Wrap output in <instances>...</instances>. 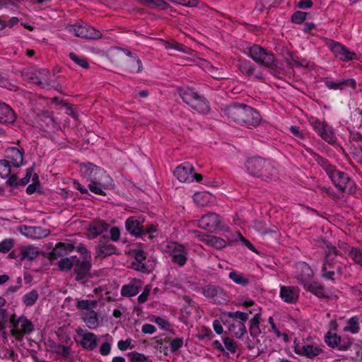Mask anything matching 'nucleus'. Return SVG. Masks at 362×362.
I'll use <instances>...</instances> for the list:
<instances>
[{"instance_id": "obj_1", "label": "nucleus", "mask_w": 362, "mask_h": 362, "mask_svg": "<svg viewBox=\"0 0 362 362\" xmlns=\"http://www.w3.org/2000/svg\"><path fill=\"white\" fill-rule=\"evenodd\" d=\"M245 167L247 172L252 176L268 181L276 175L275 168L266 160L260 157H252L247 159Z\"/></svg>"}, {"instance_id": "obj_2", "label": "nucleus", "mask_w": 362, "mask_h": 362, "mask_svg": "<svg viewBox=\"0 0 362 362\" xmlns=\"http://www.w3.org/2000/svg\"><path fill=\"white\" fill-rule=\"evenodd\" d=\"M179 94L183 102L199 113L205 114L209 111V105L204 95H199L193 88L181 87Z\"/></svg>"}, {"instance_id": "obj_3", "label": "nucleus", "mask_w": 362, "mask_h": 362, "mask_svg": "<svg viewBox=\"0 0 362 362\" xmlns=\"http://www.w3.org/2000/svg\"><path fill=\"white\" fill-rule=\"evenodd\" d=\"M11 334L17 340H21L25 335H28L34 331L33 323L22 315L16 317L15 315L10 317Z\"/></svg>"}, {"instance_id": "obj_4", "label": "nucleus", "mask_w": 362, "mask_h": 362, "mask_svg": "<svg viewBox=\"0 0 362 362\" xmlns=\"http://www.w3.org/2000/svg\"><path fill=\"white\" fill-rule=\"evenodd\" d=\"M328 176L339 190L349 194L356 192L355 182L346 173L334 168Z\"/></svg>"}, {"instance_id": "obj_5", "label": "nucleus", "mask_w": 362, "mask_h": 362, "mask_svg": "<svg viewBox=\"0 0 362 362\" xmlns=\"http://www.w3.org/2000/svg\"><path fill=\"white\" fill-rule=\"evenodd\" d=\"M165 252L171 257V261L179 267H183L187 261L188 250L177 242H170L165 246Z\"/></svg>"}, {"instance_id": "obj_6", "label": "nucleus", "mask_w": 362, "mask_h": 362, "mask_svg": "<svg viewBox=\"0 0 362 362\" xmlns=\"http://www.w3.org/2000/svg\"><path fill=\"white\" fill-rule=\"evenodd\" d=\"M248 55L257 64L267 68H272L276 65L274 55L267 52L259 45H252L248 49Z\"/></svg>"}, {"instance_id": "obj_7", "label": "nucleus", "mask_w": 362, "mask_h": 362, "mask_svg": "<svg viewBox=\"0 0 362 362\" xmlns=\"http://www.w3.org/2000/svg\"><path fill=\"white\" fill-rule=\"evenodd\" d=\"M68 31L78 37L87 38L91 40H98L103 36L99 30L91 27L84 22L77 23L71 25L67 28Z\"/></svg>"}, {"instance_id": "obj_8", "label": "nucleus", "mask_w": 362, "mask_h": 362, "mask_svg": "<svg viewBox=\"0 0 362 362\" xmlns=\"http://www.w3.org/2000/svg\"><path fill=\"white\" fill-rule=\"evenodd\" d=\"M114 187V180L103 169L95 177V180L88 184L89 189L94 194L105 195L104 190L111 189Z\"/></svg>"}, {"instance_id": "obj_9", "label": "nucleus", "mask_w": 362, "mask_h": 362, "mask_svg": "<svg viewBox=\"0 0 362 362\" xmlns=\"http://www.w3.org/2000/svg\"><path fill=\"white\" fill-rule=\"evenodd\" d=\"M175 177L181 182H192L194 180L199 182L202 180L200 174L194 173L192 164L185 162L178 165L174 170Z\"/></svg>"}, {"instance_id": "obj_10", "label": "nucleus", "mask_w": 362, "mask_h": 362, "mask_svg": "<svg viewBox=\"0 0 362 362\" xmlns=\"http://www.w3.org/2000/svg\"><path fill=\"white\" fill-rule=\"evenodd\" d=\"M293 351L300 356L312 359L322 354L323 349L322 346L315 342L308 344L295 341Z\"/></svg>"}, {"instance_id": "obj_11", "label": "nucleus", "mask_w": 362, "mask_h": 362, "mask_svg": "<svg viewBox=\"0 0 362 362\" xmlns=\"http://www.w3.org/2000/svg\"><path fill=\"white\" fill-rule=\"evenodd\" d=\"M92 267L91 260L76 259L74 267L75 279L81 284H84L93 278L90 270Z\"/></svg>"}, {"instance_id": "obj_12", "label": "nucleus", "mask_w": 362, "mask_h": 362, "mask_svg": "<svg viewBox=\"0 0 362 362\" xmlns=\"http://www.w3.org/2000/svg\"><path fill=\"white\" fill-rule=\"evenodd\" d=\"M311 125L315 132L320 136V137L329 144H333L337 141V137L331 127L326 122H322L319 119H315L311 122Z\"/></svg>"}, {"instance_id": "obj_13", "label": "nucleus", "mask_w": 362, "mask_h": 362, "mask_svg": "<svg viewBox=\"0 0 362 362\" xmlns=\"http://www.w3.org/2000/svg\"><path fill=\"white\" fill-rule=\"evenodd\" d=\"M203 295L211 299L215 303L222 304L227 300V295L224 290L216 285H206L202 288Z\"/></svg>"}, {"instance_id": "obj_14", "label": "nucleus", "mask_w": 362, "mask_h": 362, "mask_svg": "<svg viewBox=\"0 0 362 362\" xmlns=\"http://www.w3.org/2000/svg\"><path fill=\"white\" fill-rule=\"evenodd\" d=\"M247 106L245 104L233 103L223 108L221 112L228 119L240 124Z\"/></svg>"}, {"instance_id": "obj_15", "label": "nucleus", "mask_w": 362, "mask_h": 362, "mask_svg": "<svg viewBox=\"0 0 362 362\" xmlns=\"http://www.w3.org/2000/svg\"><path fill=\"white\" fill-rule=\"evenodd\" d=\"M221 223V218L218 214L209 213L199 220V226L204 230L212 232L220 227Z\"/></svg>"}, {"instance_id": "obj_16", "label": "nucleus", "mask_w": 362, "mask_h": 362, "mask_svg": "<svg viewBox=\"0 0 362 362\" xmlns=\"http://www.w3.org/2000/svg\"><path fill=\"white\" fill-rule=\"evenodd\" d=\"M322 81L329 90H342L345 87H351L354 90L356 87V81L353 78L337 80L334 81L330 77H325L322 79Z\"/></svg>"}, {"instance_id": "obj_17", "label": "nucleus", "mask_w": 362, "mask_h": 362, "mask_svg": "<svg viewBox=\"0 0 362 362\" xmlns=\"http://www.w3.org/2000/svg\"><path fill=\"white\" fill-rule=\"evenodd\" d=\"M77 335L81 337V345L83 349L92 351L97 346V337L95 334L88 332L78 327L76 329Z\"/></svg>"}, {"instance_id": "obj_18", "label": "nucleus", "mask_w": 362, "mask_h": 362, "mask_svg": "<svg viewBox=\"0 0 362 362\" xmlns=\"http://www.w3.org/2000/svg\"><path fill=\"white\" fill-rule=\"evenodd\" d=\"M325 342L329 346L334 349L336 348L339 351H346L352 344V341L350 340L344 341L339 335L332 334L330 332L325 336Z\"/></svg>"}, {"instance_id": "obj_19", "label": "nucleus", "mask_w": 362, "mask_h": 362, "mask_svg": "<svg viewBox=\"0 0 362 362\" xmlns=\"http://www.w3.org/2000/svg\"><path fill=\"white\" fill-rule=\"evenodd\" d=\"M313 272L311 267L305 262H300L297 266L296 278L303 286L309 283L313 278Z\"/></svg>"}, {"instance_id": "obj_20", "label": "nucleus", "mask_w": 362, "mask_h": 362, "mask_svg": "<svg viewBox=\"0 0 362 362\" xmlns=\"http://www.w3.org/2000/svg\"><path fill=\"white\" fill-rule=\"evenodd\" d=\"M279 296L284 302L295 304L299 298V288L296 286H281Z\"/></svg>"}, {"instance_id": "obj_21", "label": "nucleus", "mask_w": 362, "mask_h": 362, "mask_svg": "<svg viewBox=\"0 0 362 362\" xmlns=\"http://www.w3.org/2000/svg\"><path fill=\"white\" fill-rule=\"evenodd\" d=\"M242 119L243 120L240 121V124H243L251 128L257 126L260 123L261 116L256 110L247 106Z\"/></svg>"}, {"instance_id": "obj_22", "label": "nucleus", "mask_w": 362, "mask_h": 362, "mask_svg": "<svg viewBox=\"0 0 362 362\" xmlns=\"http://www.w3.org/2000/svg\"><path fill=\"white\" fill-rule=\"evenodd\" d=\"M330 49L335 57L341 61L352 60L356 56L354 52L349 51L345 46L338 42L331 44Z\"/></svg>"}, {"instance_id": "obj_23", "label": "nucleus", "mask_w": 362, "mask_h": 362, "mask_svg": "<svg viewBox=\"0 0 362 362\" xmlns=\"http://www.w3.org/2000/svg\"><path fill=\"white\" fill-rule=\"evenodd\" d=\"M116 252L115 246L109 240L100 239L95 246V258H105Z\"/></svg>"}, {"instance_id": "obj_24", "label": "nucleus", "mask_w": 362, "mask_h": 362, "mask_svg": "<svg viewBox=\"0 0 362 362\" xmlns=\"http://www.w3.org/2000/svg\"><path fill=\"white\" fill-rule=\"evenodd\" d=\"M194 233L199 234L197 237L202 242L216 250L223 249L227 245L226 240L219 237L206 234H201L198 231H195Z\"/></svg>"}, {"instance_id": "obj_25", "label": "nucleus", "mask_w": 362, "mask_h": 362, "mask_svg": "<svg viewBox=\"0 0 362 362\" xmlns=\"http://www.w3.org/2000/svg\"><path fill=\"white\" fill-rule=\"evenodd\" d=\"M37 122L41 129L45 132H48L58 127L57 122L47 112H43L38 115Z\"/></svg>"}, {"instance_id": "obj_26", "label": "nucleus", "mask_w": 362, "mask_h": 362, "mask_svg": "<svg viewBox=\"0 0 362 362\" xmlns=\"http://www.w3.org/2000/svg\"><path fill=\"white\" fill-rule=\"evenodd\" d=\"M16 119V114L11 107L6 103L0 102V123L13 124Z\"/></svg>"}, {"instance_id": "obj_27", "label": "nucleus", "mask_w": 362, "mask_h": 362, "mask_svg": "<svg viewBox=\"0 0 362 362\" xmlns=\"http://www.w3.org/2000/svg\"><path fill=\"white\" fill-rule=\"evenodd\" d=\"M48 346L51 351L60 356L64 360H69L71 354V348L69 346H66L56 343L53 340L48 341Z\"/></svg>"}, {"instance_id": "obj_28", "label": "nucleus", "mask_w": 362, "mask_h": 362, "mask_svg": "<svg viewBox=\"0 0 362 362\" xmlns=\"http://www.w3.org/2000/svg\"><path fill=\"white\" fill-rule=\"evenodd\" d=\"M143 221H140L134 216L128 218L125 221V228L132 235L141 237L143 231Z\"/></svg>"}, {"instance_id": "obj_29", "label": "nucleus", "mask_w": 362, "mask_h": 362, "mask_svg": "<svg viewBox=\"0 0 362 362\" xmlns=\"http://www.w3.org/2000/svg\"><path fill=\"white\" fill-rule=\"evenodd\" d=\"M141 286V282L136 279H132L129 284L122 286L120 293L124 297H132L138 294Z\"/></svg>"}, {"instance_id": "obj_30", "label": "nucleus", "mask_w": 362, "mask_h": 362, "mask_svg": "<svg viewBox=\"0 0 362 362\" xmlns=\"http://www.w3.org/2000/svg\"><path fill=\"white\" fill-rule=\"evenodd\" d=\"M101 168L90 163H88L81 166L80 171L83 178L90 181V183L95 180L96 176L100 171Z\"/></svg>"}, {"instance_id": "obj_31", "label": "nucleus", "mask_w": 362, "mask_h": 362, "mask_svg": "<svg viewBox=\"0 0 362 362\" xmlns=\"http://www.w3.org/2000/svg\"><path fill=\"white\" fill-rule=\"evenodd\" d=\"M39 248L33 245H24L20 247V255L21 262H23L25 260L31 262L34 260L39 255Z\"/></svg>"}, {"instance_id": "obj_32", "label": "nucleus", "mask_w": 362, "mask_h": 362, "mask_svg": "<svg viewBox=\"0 0 362 362\" xmlns=\"http://www.w3.org/2000/svg\"><path fill=\"white\" fill-rule=\"evenodd\" d=\"M109 224L103 221H95L92 222L88 228V231L90 233L93 238L98 235H103L107 232L109 228Z\"/></svg>"}, {"instance_id": "obj_33", "label": "nucleus", "mask_w": 362, "mask_h": 362, "mask_svg": "<svg viewBox=\"0 0 362 362\" xmlns=\"http://www.w3.org/2000/svg\"><path fill=\"white\" fill-rule=\"evenodd\" d=\"M239 70L247 76H254L256 78H262V74L261 72L256 73V69L251 62L239 60L238 61Z\"/></svg>"}, {"instance_id": "obj_34", "label": "nucleus", "mask_w": 362, "mask_h": 362, "mask_svg": "<svg viewBox=\"0 0 362 362\" xmlns=\"http://www.w3.org/2000/svg\"><path fill=\"white\" fill-rule=\"evenodd\" d=\"M7 158L14 167L18 168L23 164V152L16 147L10 148L6 151Z\"/></svg>"}, {"instance_id": "obj_35", "label": "nucleus", "mask_w": 362, "mask_h": 362, "mask_svg": "<svg viewBox=\"0 0 362 362\" xmlns=\"http://www.w3.org/2000/svg\"><path fill=\"white\" fill-rule=\"evenodd\" d=\"M344 250L356 264L362 267V249L356 247H350L346 244Z\"/></svg>"}, {"instance_id": "obj_36", "label": "nucleus", "mask_w": 362, "mask_h": 362, "mask_svg": "<svg viewBox=\"0 0 362 362\" xmlns=\"http://www.w3.org/2000/svg\"><path fill=\"white\" fill-rule=\"evenodd\" d=\"M303 288L318 298H325L327 296L324 286L317 281H310Z\"/></svg>"}, {"instance_id": "obj_37", "label": "nucleus", "mask_w": 362, "mask_h": 362, "mask_svg": "<svg viewBox=\"0 0 362 362\" xmlns=\"http://www.w3.org/2000/svg\"><path fill=\"white\" fill-rule=\"evenodd\" d=\"M361 319V315H355L349 318L346 322L344 331L350 332L353 334L358 333L360 331V321Z\"/></svg>"}, {"instance_id": "obj_38", "label": "nucleus", "mask_w": 362, "mask_h": 362, "mask_svg": "<svg viewBox=\"0 0 362 362\" xmlns=\"http://www.w3.org/2000/svg\"><path fill=\"white\" fill-rule=\"evenodd\" d=\"M325 252L326 255L322 266L332 268L336 264V257L339 255V251L335 247L327 245Z\"/></svg>"}, {"instance_id": "obj_39", "label": "nucleus", "mask_w": 362, "mask_h": 362, "mask_svg": "<svg viewBox=\"0 0 362 362\" xmlns=\"http://www.w3.org/2000/svg\"><path fill=\"white\" fill-rule=\"evenodd\" d=\"M228 331L237 339H241L247 332L245 324L238 321H233L228 326Z\"/></svg>"}, {"instance_id": "obj_40", "label": "nucleus", "mask_w": 362, "mask_h": 362, "mask_svg": "<svg viewBox=\"0 0 362 362\" xmlns=\"http://www.w3.org/2000/svg\"><path fill=\"white\" fill-rule=\"evenodd\" d=\"M124 53L130 57L129 69L132 72L139 73L141 71L142 63L139 58L129 50H123Z\"/></svg>"}, {"instance_id": "obj_41", "label": "nucleus", "mask_w": 362, "mask_h": 362, "mask_svg": "<svg viewBox=\"0 0 362 362\" xmlns=\"http://www.w3.org/2000/svg\"><path fill=\"white\" fill-rule=\"evenodd\" d=\"M261 315L259 313H257L254 315L252 319L250 320V334L252 337H257L261 334L259 328V320Z\"/></svg>"}, {"instance_id": "obj_42", "label": "nucleus", "mask_w": 362, "mask_h": 362, "mask_svg": "<svg viewBox=\"0 0 362 362\" xmlns=\"http://www.w3.org/2000/svg\"><path fill=\"white\" fill-rule=\"evenodd\" d=\"M83 319L90 329H94L98 325L97 313L93 310L85 313Z\"/></svg>"}, {"instance_id": "obj_43", "label": "nucleus", "mask_w": 362, "mask_h": 362, "mask_svg": "<svg viewBox=\"0 0 362 362\" xmlns=\"http://www.w3.org/2000/svg\"><path fill=\"white\" fill-rule=\"evenodd\" d=\"M228 277L235 284L243 286H247L250 282V280L247 276H243L241 273L236 271L230 272L228 274Z\"/></svg>"}, {"instance_id": "obj_44", "label": "nucleus", "mask_w": 362, "mask_h": 362, "mask_svg": "<svg viewBox=\"0 0 362 362\" xmlns=\"http://www.w3.org/2000/svg\"><path fill=\"white\" fill-rule=\"evenodd\" d=\"M76 259V256L62 258L58 262L59 269L61 271L70 270L73 267H74Z\"/></svg>"}, {"instance_id": "obj_45", "label": "nucleus", "mask_w": 362, "mask_h": 362, "mask_svg": "<svg viewBox=\"0 0 362 362\" xmlns=\"http://www.w3.org/2000/svg\"><path fill=\"white\" fill-rule=\"evenodd\" d=\"M38 297V292L36 290H32L23 296L22 301L27 307H30L36 303Z\"/></svg>"}, {"instance_id": "obj_46", "label": "nucleus", "mask_w": 362, "mask_h": 362, "mask_svg": "<svg viewBox=\"0 0 362 362\" xmlns=\"http://www.w3.org/2000/svg\"><path fill=\"white\" fill-rule=\"evenodd\" d=\"M64 246L65 243H58L49 254L50 259H57L59 257L66 255Z\"/></svg>"}, {"instance_id": "obj_47", "label": "nucleus", "mask_w": 362, "mask_h": 362, "mask_svg": "<svg viewBox=\"0 0 362 362\" xmlns=\"http://www.w3.org/2000/svg\"><path fill=\"white\" fill-rule=\"evenodd\" d=\"M69 57L75 64H76L80 67L83 69H88L89 67V64L86 58L78 56L74 52L69 53Z\"/></svg>"}, {"instance_id": "obj_48", "label": "nucleus", "mask_w": 362, "mask_h": 362, "mask_svg": "<svg viewBox=\"0 0 362 362\" xmlns=\"http://www.w3.org/2000/svg\"><path fill=\"white\" fill-rule=\"evenodd\" d=\"M315 160L317 163L325 170L327 175H329V172L332 173V170L335 168V167L330 164L327 159L320 156H317Z\"/></svg>"}, {"instance_id": "obj_49", "label": "nucleus", "mask_w": 362, "mask_h": 362, "mask_svg": "<svg viewBox=\"0 0 362 362\" xmlns=\"http://www.w3.org/2000/svg\"><path fill=\"white\" fill-rule=\"evenodd\" d=\"M228 316L230 318L233 319V321L243 322V323L249 319L248 313L240 311L230 312L228 313Z\"/></svg>"}, {"instance_id": "obj_50", "label": "nucleus", "mask_w": 362, "mask_h": 362, "mask_svg": "<svg viewBox=\"0 0 362 362\" xmlns=\"http://www.w3.org/2000/svg\"><path fill=\"white\" fill-rule=\"evenodd\" d=\"M11 174V166L9 161L6 159L0 160V177L6 178Z\"/></svg>"}, {"instance_id": "obj_51", "label": "nucleus", "mask_w": 362, "mask_h": 362, "mask_svg": "<svg viewBox=\"0 0 362 362\" xmlns=\"http://www.w3.org/2000/svg\"><path fill=\"white\" fill-rule=\"evenodd\" d=\"M15 240L13 238H6L0 242V252L7 253L14 247Z\"/></svg>"}, {"instance_id": "obj_52", "label": "nucleus", "mask_w": 362, "mask_h": 362, "mask_svg": "<svg viewBox=\"0 0 362 362\" xmlns=\"http://www.w3.org/2000/svg\"><path fill=\"white\" fill-rule=\"evenodd\" d=\"M128 356L132 362H148V357L143 354L132 351L128 354Z\"/></svg>"}, {"instance_id": "obj_53", "label": "nucleus", "mask_w": 362, "mask_h": 362, "mask_svg": "<svg viewBox=\"0 0 362 362\" xmlns=\"http://www.w3.org/2000/svg\"><path fill=\"white\" fill-rule=\"evenodd\" d=\"M96 305V301L89 300H81L78 301L76 307L80 310H92V308Z\"/></svg>"}, {"instance_id": "obj_54", "label": "nucleus", "mask_w": 362, "mask_h": 362, "mask_svg": "<svg viewBox=\"0 0 362 362\" xmlns=\"http://www.w3.org/2000/svg\"><path fill=\"white\" fill-rule=\"evenodd\" d=\"M226 349L231 353H235L237 350L236 342L230 337H225L223 339Z\"/></svg>"}, {"instance_id": "obj_55", "label": "nucleus", "mask_w": 362, "mask_h": 362, "mask_svg": "<svg viewBox=\"0 0 362 362\" xmlns=\"http://www.w3.org/2000/svg\"><path fill=\"white\" fill-rule=\"evenodd\" d=\"M183 346L182 338L178 337L170 341V349L172 353H176Z\"/></svg>"}, {"instance_id": "obj_56", "label": "nucleus", "mask_w": 362, "mask_h": 362, "mask_svg": "<svg viewBox=\"0 0 362 362\" xmlns=\"http://www.w3.org/2000/svg\"><path fill=\"white\" fill-rule=\"evenodd\" d=\"M307 13L303 11H296L291 16V21L295 23H302L306 18Z\"/></svg>"}, {"instance_id": "obj_57", "label": "nucleus", "mask_w": 362, "mask_h": 362, "mask_svg": "<svg viewBox=\"0 0 362 362\" xmlns=\"http://www.w3.org/2000/svg\"><path fill=\"white\" fill-rule=\"evenodd\" d=\"M334 275L335 272L333 270H329L327 269V267L322 266L321 269V276L326 279V280H330L334 281Z\"/></svg>"}, {"instance_id": "obj_58", "label": "nucleus", "mask_w": 362, "mask_h": 362, "mask_svg": "<svg viewBox=\"0 0 362 362\" xmlns=\"http://www.w3.org/2000/svg\"><path fill=\"white\" fill-rule=\"evenodd\" d=\"M76 251L83 255V259L91 260L90 252L88 250L85 245L81 243L76 247Z\"/></svg>"}, {"instance_id": "obj_59", "label": "nucleus", "mask_w": 362, "mask_h": 362, "mask_svg": "<svg viewBox=\"0 0 362 362\" xmlns=\"http://www.w3.org/2000/svg\"><path fill=\"white\" fill-rule=\"evenodd\" d=\"M28 229L33 230L38 238L47 237L49 234V230L42 229L41 227H30Z\"/></svg>"}, {"instance_id": "obj_60", "label": "nucleus", "mask_w": 362, "mask_h": 362, "mask_svg": "<svg viewBox=\"0 0 362 362\" xmlns=\"http://www.w3.org/2000/svg\"><path fill=\"white\" fill-rule=\"evenodd\" d=\"M33 184H30L29 185L27 188H26V192L28 194H33L36 189H37V185H39V182H38V176L37 175V174H34L33 175Z\"/></svg>"}, {"instance_id": "obj_61", "label": "nucleus", "mask_w": 362, "mask_h": 362, "mask_svg": "<svg viewBox=\"0 0 362 362\" xmlns=\"http://www.w3.org/2000/svg\"><path fill=\"white\" fill-rule=\"evenodd\" d=\"M132 268L134 270H136V271H139V272H141L143 273H148L149 272L148 267L144 263H143V262H136V261L132 263Z\"/></svg>"}, {"instance_id": "obj_62", "label": "nucleus", "mask_w": 362, "mask_h": 362, "mask_svg": "<svg viewBox=\"0 0 362 362\" xmlns=\"http://www.w3.org/2000/svg\"><path fill=\"white\" fill-rule=\"evenodd\" d=\"M290 132L295 136L298 139L303 140L305 139V134L300 130V128L297 126H291L289 127Z\"/></svg>"}, {"instance_id": "obj_63", "label": "nucleus", "mask_w": 362, "mask_h": 362, "mask_svg": "<svg viewBox=\"0 0 362 362\" xmlns=\"http://www.w3.org/2000/svg\"><path fill=\"white\" fill-rule=\"evenodd\" d=\"M142 230L143 231L141 232V237H143L145 235H148V238L149 239H151V238H152L151 233H153L156 231V226L153 225V224H151V225H148L146 228H145L143 226V230Z\"/></svg>"}, {"instance_id": "obj_64", "label": "nucleus", "mask_w": 362, "mask_h": 362, "mask_svg": "<svg viewBox=\"0 0 362 362\" xmlns=\"http://www.w3.org/2000/svg\"><path fill=\"white\" fill-rule=\"evenodd\" d=\"M134 258L136 262H143L146 259L144 251L141 247L134 250Z\"/></svg>"}]
</instances>
